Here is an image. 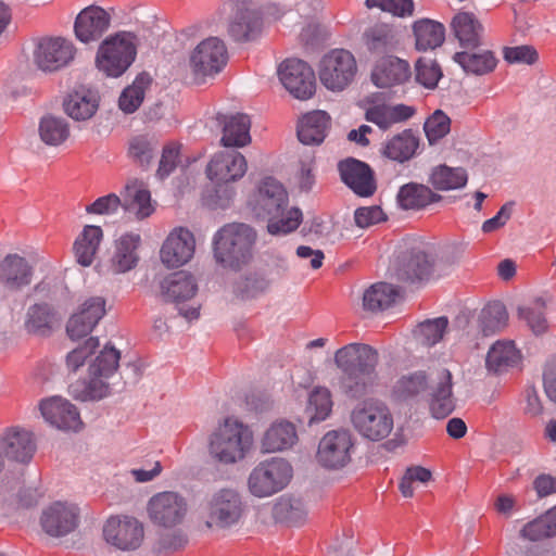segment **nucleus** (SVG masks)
I'll return each instance as SVG.
<instances>
[{
    "mask_svg": "<svg viewBox=\"0 0 556 556\" xmlns=\"http://www.w3.org/2000/svg\"><path fill=\"white\" fill-rule=\"evenodd\" d=\"M399 294L396 287L387 282H377L364 292L363 306L371 312L382 311L390 307Z\"/></svg>",
    "mask_w": 556,
    "mask_h": 556,
    "instance_id": "nucleus-49",
    "label": "nucleus"
},
{
    "mask_svg": "<svg viewBox=\"0 0 556 556\" xmlns=\"http://www.w3.org/2000/svg\"><path fill=\"white\" fill-rule=\"evenodd\" d=\"M426 391L429 413L433 418L444 419L455 410L453 375L447 368H434L428 374Z\"/></svg>",
    "mask_w": 556,
    "mask_h": 556,
    "instance_id": "nucleus-11",
    "label": "nucleus"
},
{
    "mask_svg": "<svg viewBox=\"0 0 556 556\" xmlns=\"http://www.w3.org/2000/svg\"><path fill=\"white\" fill-rule=\"evenodd\" d=\"M151 83L152 78L149 74H139L132 84L123 90L118 99L119 109L127 114L137 111L143 102L146 90Z\"/></svg>",
    "mask_w": 556,
    "mask_h": 556,
    "instance_id": "nucleus-51",
    "label": "nucleus"
},
{
    "mask_svg": "<svg viewBox=\"0 0 556 556\" xmlns=\"http://www.w3.org/2000/svg\"><path fill=\"white\" fill-rule=\"evenodd\" d=\"M334 364L342 371L358 370L369 365H378V352L365 343H349L334 353Z\"/></svg>",
    "mask_w": 556,
    "mask_h": 556,
    "instance_id": "nucleus-27",
    "label": "nucleus"
},
{
    "mask_svg": "<svg viewBox=\"0 0 556 556\" xmlns=\"http://www.w3.org/2000/svg\"><path fill=\"white\" fill-rule=\"evenodd\" d=\"M157 149V141L146 135H139L130 139L128 155L137 164L146 167L150 164Z\"/></svg>",
    "mask_w": 556,
    "mask_h": 556,
    "instance_id": "nucleus-57",
    "label": "nucleus"
},
{
    "mask_svg": "<svg viewBox=\"0 0 556 556\" xmlns=\"http://www.w3.org/2000/svg\"><path fill=\"white\" fill-rule=\"evenodd\" d=\"M454 61L458 63L466 73L484 75L492 72L497 60L490 50H468L456 52Z\"/></svg>",
    "mask_w": 556,
    "mask_h": 556,
    "instance_id": "nucleus-43",
    "label": "nucleus"
},
{
    "mask_svg": "<svg viewBox=\"0 0 556 556\" xmlns=\"http://www.w3.org/2000/svg\"><path fill=\"white\" fill-rule=\"evenodd\" d=\"M552 300L551 295L543 294L518 307V317L526 323L534 334H542L547 330L548 324L545 313Z\"/></svg>",
    "mask_w": 556,
    "mask_h": 556,
    "instance_id": "nucleus-37",
    "label": "nucleus"
},
{
    "mask_svg": "<svg viewBox=\"0 0 556 556\" xmlns=\"http://www.w3.org/2000/svg\"><path fill=\"white\" fill-rule=\"evenodd\" d=\"M433 265L434 260L425 247H415L397 269V279L402 281L422 280L430 276Z\"/></svg>",
    "mask_w": 556,
    "mask_h": 556,
    "instance_id": "nucleus-33",
    "label": "nucleus"
},
{
    "mask_svg": "<svg viewBox=\"0 0 556 556\" xmlns=\"http://www.w3.org/2000/svg\"><path fill=\"white\" fill-rule=\"evenodd\" d=\"M431 479L432 473L429 469L421 466H410L406 468L400 479L399 490L404 497H413L415 489L419 484H427Z\"/></svg>",
    "mask_w": 556,
    "mask_h": 556,
    "instance_id": "nucleus-59",
    "label": "nucleus"
},
{
    "mask_svg": "<svg viewBox=\"0 0 556 556\" xmlns=\"http://www.w3.org/2000/svg\"><path fill=\"white\" fill-rule=\"evenodd\" d=\"M263 28L261 12L256 9H239L229 21L228 34L238 42L256 39Z\"/></svg>",
    "mask_w": 556,
    "mask_h": 556,
    "instance_id": "nucleus-30",
    "label": "nucleus"
},
{
    "mask_svg": "<svg viewBox=\"0 0 556 556\" xmlns=\"http://www.w3.org/2000/svg\"><path fill=\"white\" fill-rule=\"evenodd\" d=\"M354 429L365 439L381 441L390 435L394 419L389 406L377 399L366 400L351 413Z\"/></svg>",
    "mask_w": 556,
    "mask_h": 556,
    "instance_id": "nucleus-5",
    "label": "nucleus"
},
{
    "mask_svg": "<svg viewBox=\"0 0 556 556\" xmlns=\"http://www.w3.org/2000/svg\"><path fill=\"white\" fill-rule=\"evenodd\" d=\"M278 75L281 84L294 98L307 100L315 93V74L306 62L288 59L280 64Z\"/></svg>",
    "mask_w": 556,
    "mask_h": 556,
    "instance_id": "nucleus-15",
    "label": "nucleus"
},
{
    "mask_svg": "<svg viewBox=\"0 0 556 556\" xmlns=\"http://www.w3.org/2000/svg\"><path fill=\"white\" fill-rule=\"evenodd\" d=\"M228 62V50L218 37L202 40L191 51L189 65L195 77L215 76Z\"/></svg>",
    "mask_w": 556,
    "mask_h": 556,
    "instance_id": "nucleus-12",
    "label": "nucleus"
},
{
    "mask_svg": "<svg viewBox=\"0 0 556 556\" xmlns=\"http://www.w3.org/2000/svg\"><path fill=\"white\" fill-rule=\"evenodd\" d=\"M247 169L248 162L240 152L220 151L215 153L208 162L206 174L216 187H222L241 179Z\"/></svg>",
    "mask_w": 556,
    "mask_h": 556,
    "instance_id": "nucleus-18",
    "label": "nucleus"
},
{
    "mask_svg": "<svg viewBox=\"0 0 556 556\" xmlns=\"http://www.w3.org/2000/svg\"><path fill=\"white\" fill-rule=\"evenodd\" d=\"M270 281L262 274H250L237 281L235 291L241 299H253L268 290Z\"/></svg>",
    "mask_w": 556,
    "mask_h": 556,
    "instance_id": "nucleus-60",
    "label": "nucleus"
},
{
    "mask_svg": "<svg viewBox=\"0 0 556 556\" xmlns=\"http://www.w3.org/2000/svg\"><path fill=\"white\" fill-rule=\"evenodd\" d=\"M222 138L220 143L229 148H242L251 142V121L247 114L237 113L220 117Z\"/></svg>",
    "mask_w": 556,
    "mask_h": 556,
    "instance_id": "nucleus-34",
    "label": "nucleus"
},
{
    "mask_svg": "<svg viewBox=\"0 0 556 556\" xmlns=\"http://www.w3.org/2000/svg\"><path fill=\"white\" fill-rule=\"evenodd\" d=\"M520 352L513 341H496L489 350L485 358L486 368L501 372L519 363Z\"/></svg>",
    "mask_w": 556,
    "mask_h": 556,
    "instance_id": "nucleus-45",
    "label": "nucleus"
},
{
    "mask_svg": "<svg viewBox=\"0 0 556 556\" xmlns=\"http://www.w3.org/2000/svg\"><path fill=\"white\" fill-rule=\"evenodd\" d=\"M439 199L429 187L415 182L404 185L397 193V202L404 210H420Z\"/></svg>",
    "mask_w": 556,
    "mask_h": 556,
    "instance_id": "nucleus-46",
    "label": "nucleus"
},
{
    "mask_svg": "<svg viewBox=\"0 0 556 556\" xmlns=\"http://www.w3.org/2000/svg\"><path fill=\"white\" fill-rule=\"evenodd\" d=\"M253 445V432L236 418L227 417L211 433L208 452L224 465L243 460Z\"/></svg>",
    "mask_w": 556,
    "mask_h": 556,
    "instance_id": "nucleus-2",
    "label": "nucleus"
},
{
    "mask_svg": "<svg viewBox=\"0 0 556 556\" xmlns=\"http://www.w3.org/2000/svg\"><path fill=\"white\" fill-rule=\"evenodd\" d=\"M273 516L278 521L298 526L305 521L307 509L301 498L282 496L275 503Z\"/></svg>",
    "mask_w": 556,
    "mask_h": 556,
    "instance_id": "nucleus-52",
    "label": "nucleus"
},
{
    "mask_svg": "<svg viewBox=\"0 0 556 556\" xmlns=\"http://www.w3.org/2000/svg\"><path fill=\"white\" fill-rule=\"evenodd\" d=\"M378 365L342 372L339 379L340 392L349 399L357 400L372 393L379 383Z\"/></svg>",
    "mask_w": 556,
    "mask_h": 556,
    "instance_id": "nucleus-25",
    "label": "nucleus"
},
{
    "mask_svg": "<svg viewBox=\"0 0 556 556\" xmlns=\"http://www.w3.org/2000/svg\"><path fill=\"white\" fill-rule=\"evenodd\" d=\"M520 534L530 541H540L556 535V506L543 516L526 523Z\"/></svg>",
    "mask_w": 556,
    "mask_h": 556,
    "instance_id": "nucleus-53",
    "label": "nucleus"
},
{
    "mask_svg": "<svg viewBox=\"0 0 556 556\" xmlns=\"http://www.w3.org/2000/svg\"><path fill=\"white\" fill-rule=\"evenodd\" d=\"M292 473V467L286 459L273 457L253 468L248 479V486L254 496H271L289 484Z\"/></svg>",
    "mask_w": 556,
    "mask_h": 556,
    "instance_id": "nucleus-6",
    "label": "nucleus"
},
{
    "mask_svg": "<svg viewBox=\"0 0 556 556\" xmlns=\"http://www.w3.org/2000/svg\"><path fill=\"white\" fill-rule=\"evenodd\" d=\"M267 230L270 235H287L294 231L301 224L302 213L299 208H291L278 217H267Z\"/></svg>",
    "mask_w": 556,
    "mask_h": 556,
    "instance_id": "nucleus-61",
    "label": "nucleus"
},
{
    "mask_svg": "<svg viewBox=\"0 0 556 556\" xmlns=\"http://www.w3.org/2000/svg\"><path fill=\"white\" fill-rule=\"evenodd\" d=\"M442 76L434 60L421 58L416 62V80L426 88H434Z\"/></svg>",
    "mask_w": 556,
    "mask_h": 556,
    "instance_id": "nucleus-64",
    "label": "nucleus"
},
{
    "mask_svg": "<svg viewBox=\"0 0 556 556\" xmlns=\"http://www.w3.org/2000/svg\"><path fill=\"white\" fill-rule=\"evenodd\" d=\"M33 267L18 254H8L0 262V291L17 292L30 285Z\"/></svg>",
    "mask_w": 556,
    "mask_h": 556,
    "instance_id": "nucleus-24",
    "label": "nucleus"
},
{
    "mask_svg": "<svg viewBox=\"0 0 556 556\" xmlns=\"http://www.w3.org/2000/svg\"><path fill=\"white\" fill-rule=\"evenodd\" d=\"M414 113V109L405 104L375 105L367 110L366 119L387 130L394 124L407 121Z\"/></svg>",
    "mask_w": 556,
    "mask_h": 556,
    "instance_id": "nucleus-44",
    "label": "nucleus"
},
{
    "mask_svg": "<svg viewBox=\"0 0 556 556\" xmlns=\"http://www.w3.org/2000/svg\"><path fill=\"white\" fill-rule=\"evenodd\" d=\"M419 147V138L412 129H405L393 136L382 147V155L389 160L404 163L416 154Z\"/></svg>",
    "mask_w": 556,
    "mask_h": 556,
    "instance_id": "nucleus-38",
    "label": "nucleus"
},
{
    "mask_svg": "<svg viewBox=\"0 0 556 556\" xmlns=\"http://www.w3.org/2000/svg\"><path fill=\"white\" fill-rule=\"evenodd\" d=\"M103 239L100 226L86 225L73 243V253L76 262L84 266H90Z\"/></svg>",
    "mask_w": 556,
    "mask_h": 556,
    "instance_id": "nucleus-36",
    "label": "nucleus"
},
{
    "mask_svg": "<svg viewBox=\"0 0 556 556\" xmlns=\"http://www.w3.org/2000/svg\"><path fill=\"white\" fill-rule=\"evenodd\" d=\"M53 313L48 304H34L26 314L25 327L28 332L45 333L51 328Z\"/></svg>",
    "mask_w": 556,
    "mask_h": 556,
    "instance_id": "nucleus-58",
    "label": "nucleus"
},
{
    "mask_svg": "<svg viewBox=\"0 0 556 556\" xmlns=\"http://www.w3.org/2000/svg\"><path fill=\"white\" fill-rule=\"evenodd\" d=\"M42 417L51 426L64 431H78L83 427L75 405L61 396H52L40 402Z\"/></svg>",
    "mask_w": 556,
    "mask_h": 556,
    "instance_id": "nucleus-21",
    "label": "nucleus"
},
{
    "mask_svg": "<svg viewBox=\"0 0 556 556\" xmlns=\"http://www.w3.org/2000/svg\"><path fill=\"white\" fill-rule=\"evenodd\" d=\"M195 239L185 227H175L163 242L160 258L167 268H178L188 263L194 254Z\"/></svg>",
    "mask_w": 556,
    "mask_h": 556,
    "instance_id": "nucleus-19",
    "label": "nucleus"
},
{
    "mask_svg": "<svg viewBox=\"0 0 556 556\" xmlns=\"http://www.w3.org/2000/svg\"><path fill=\"white\" fill-rule=\"evenodd\" d=\"M296 441L295 426L287 420H278L264 432L261 448L263 453L281 452L292 447Z\"/></svg>",
    "mask_w": 556,
    "mask_h": 556,
    "instance_id": "nucleus-35",
    "label": "nucleus"
},
{
    "mask_svg": "<svg viewBox=\"0 0 556 556\" xmlns=\"http://www.w3.org/2000/svg\"><path fill=\"white\" fill-rule=\"evenodd\" d=\"M75 54L73 43L61 37L42 38L34 51L36 65L45 72H54L67 65Z\"/></svg>",
    "mask_w": 556,
    "mask_h": 556,
    "instance_id": "nucleus-20",
    "label": "nucleus"
},
{
    "mask_svg": "<svg viewBox=\"0 0 556 556\" xmlns=\"http://www.w3.org/2000/svg\"><path fill=\"white\" fill-rule=\"evenodd\" d=\"M244 513V506L238 492L223 489L214 493L205 507L207 528L229 529L237 526Z\"/></svg>",
    "mask_w": 556,
    "mask_h": 556,
    "instance_id": "nucleus-9",
    "label": "nucleus"
},
{
    "mask_svg": "<svg viewBox=\"0 0 556 556\" xmlns=\"http://www.w3.org/2000/svg\"><path fill=\"white\" fill-rule=\"evenodd\" d=\"M447 326L446 317L425 320L414 329V338L420 345L431 348L443 339Z\"/></svg>",
    "mask_w": 556,
    "mask_h": 556,
    "instance_id": "nucleus-55",
    "label": "nucleus"
},
{
    "mask_svg": "<svg viewBox=\"0 0 556 556\" xmlns=\"http://www.w3.org/2000/svg\"><path fill=\"white\" fill-rule=\"evenodd\" d=\"M508 313L505 305L500 301L486 304L478 318V327L482 336H493L506 328Z\"/></svg>",
    "mask_w": 556,
    "mask_h": 556,
    "instance_id": "nucleus-48",
    "label": "nucleus"
},
{
    "mask_svg": "<svg viewBox=\"0 0 556 556\" xmlns=\"http://www.w3.org/2000/svg\"><path fill=\"white\" fill-rule=\"evenodd\" d=\"M248 204L257 217H278L287 210L288 193L278 180L266 177L250 195Z\"/></svg>",
    "mask_w": 556,
    "mask_h": 556,
    "instance_id": "nucleus-13",
    "label": "nucleus"
},
{
    "mask_svg": "<svg viewBox=\"0 0 556 556\" xmlns=\"http://www.w3.org/2000/svg\"><path fill=\"white\" fill-rule=\"evenodd\" d=\"M357 74L356 59L345 49H332L319 61L318 77L323 86L331 91L348 88Z\"/></svg>",
    "mask_w": 556,
    "mask_h": 556,
    "instance_id": "nucleus-7",
    "label": "nucleus"
},
{
    "mask_svg": "<svg viewBox=\"0 0 556 556\" xmlns=\"http://www.w3.org/2000/svg\"><path fill=\"white\" fill-rule=\"evenodd\" d=\"M137 43V36L130 31L108 36L98 48L97 68L108 77H119L135 61Z\"/></svg>",
    "mask_w": 556,
    "mask_h": 556,
    "instance_id": "nucleus-4",
    "label": "nucleus"
},
{
    "mask_svg": "<svg viewBox=\"0 0 556 556\" xmlns=\"http://www.w3.org/2000/svg\"><path fill=\"white\" fill-rule=\"evenodd\" d=\"M467 173L464 168H454L446 165L435 167L430 177L432 186L442 191L463 188L467 184Z\"/></svg>",
    "mask_w": 556,
    "mask_h": 556,
    "instance_id": "nucleus-54",
    "label": "nucleus"
},
{
    "mask_svg": "<svg viewBox=\"0 0 556 556\" xmlns=\"http://www.w3.org/2000/svg\"><path fill=\"white\" fill-rule=\"evenodd\" d=\"M0 448L9 459L28 463L34 456L36 446L30 432L13 428L1 437Z\"/></svg>",
    "mask_w": 556,
    "mask_h": 556,
    "instance_id": "nucleus-31",
    "label": "nucleus"
},
{
    "mask_svg": "<svg viewBox=\"0 0 556 556\" xmlns=\"http://www.w3.org/2000/svg\"><path fill=\"white\" fill-rule=\"evenodd\" d=\"M353 447L354 439L349 430L329 431L319 442L318 463L330 469L343 468L351 462Z\"/></svg>",
    "mask_w": 556,
    "mask_h": 556,
    "instance_id": "nucleus-14",
    "label": "nucleus"
},
{
    "mask_svg": "<svg viewBox=\"0 0 556 556\" xmlns=\"http://www.w3.org/2000/svg\"><path fill=\"white\" fill-rule=\"evenodd\" d=\"M140 242V235L134 232H126L114 241L110 257V267L113 273H127L137 266L139 261L137 250Z\"/></svg>",
    "mask_w": 556,
    "mask_h": 556,
    "instance_id": "nucleus-28",
    "label": "nucleus"
},
{
    "mask_svg": "<svg viewBox=\"0 0 556 556\" xmlns=\"http://www.w3.org/2000/svg\"><path fill=\"white\" fill-rule=\"evenodd\" d=\"M428 386V375L424 371L400 377L392 387L391 397L394 401H407L425 392Z\"/></svg>",
    "mask_w": 556,
    "mask_h": 556,
    "instance_id": "nucleus-50",
    "label": "nucleus"
},
{
    "mask_svg": "<svg viewBox=\"0 0 556 556\" xmlns=\"http://www.w3.org/2000/svg\"><path fill=\"white\" fill-rule=\"evenodd\" d=\"M410 75V66L407 61L388 55L376 62L371 72V80L379 88H390L406 83Z\"/></svg>",
    "mask_w": 556,
    "mask_h": 556,
    "instance_id": "nucleus-26",
    "label": "nucleus"
},
{
    "mask_svg": "<svg viewBox=\"0 0 556 556\" xmlns=\"http://www.w3.org/2000/svg\"><path fill=\"white\" fill-rule=\"evenodd\" d=\"M99 108V96L91 90L71 93L64 101L65 113L75 121L91 118Z\"/></svg>",
    "mask_w": 556,
    "mask_h": 556,
    "instance_id": "nucleus-42",
    "label": "nucleus"
},
{
    "mask_svg": "<svg viewBox=\"0 0 556 556\" xmlns=\"http://www.w3.org/2000/svg\"><path fill=\"white\" fill-rule=\"evenodd\" d=\"M166 299L175 303L179 314L187 320L198 319L201 305L193 298L198 291L194 277L187 271H177L162 283Z\"/></svg>",
    "mask_w": 556,
    "mask_h": 556,
    "instance_id": "nucleus-10",
    "label": "nucleus"
},
{
    "mask_svg": "<svg viewBox=\"0 0 556 556\" xmlns=\"http://www.w3.org/2000/svg\"><path fill=\"white\" fill-rule=\"evenodd\" d=\"M255 242L256 232L249 225L227 224L214 236V257L225 267L240 269L252 260Z\"/></svg>",
    "mask_w": 556,
    "mask_h": 556,
    "instance_id": "nucleus-1",
    "label": "nucleus"
},
{
    "mask_svg": "<svg viewBox=\"0 0 556 556\" xmlns=\"http://www.w3.org/2000/svg\"><path fill=\"white\" fill-rule=\"evenodd\" d=\"M112 14L98 5H89L81 10L74 24L76 38L84 42L98 41L110 28Z\"/></svg>",
    "mask_w": 556,
    "mask_h": 556,
    "instance_id": "nucleus-22",
    "label": "nucleus"
},
{
    "mask_svg": "<svg viewBox=\"0 0 556 556\" xmlns=\"http://www.w3.org/2000/svg\"><path fill=\"white\" fill-rule=\"evenodd\" d=\"M342 181L359 197H370L377 186L374 172L368 164L356 159H346L338 164Z\"/></svg>",
    "mask_w": 556,
    "mask_h": 556,
    "instance_id": "nucleus-23",
    "label": "nucleus"
},
{
    "mask_svg": "<svg viewBox=\"0 0 556 556\" xmlns=\"http://www.w3.org/2000/svg\"><path fill=\"white\" fill-rule=\"evenodd\" d=\"M122 203L124 211L132 214L137 219H144L154 212L151 193L144 182L138 179L127 182Z\"/></svg>",
    "mask_w": 556,
    "mask_h": 556,
    "instance_id": "nucleus-32",
    "label": "nucleus"
},
{
    "mask_svg": "<svg viewBox=\"0 0 556 556\" xmlns=\"http://www.w3.org/2000/svg\"><path fill=\"white\" fill-rule=\"evenodd\" d=\"M415 46L417 50L427 51L440 47L445 39V27L443 24L421 18L413 24Z\"/></svg>",
    "mask_w": 556,
    "mask_h": 556,
    "instance_id": "nucleus-41",
    "label": "nucleus"
},
{
    "mask_svg": "<svg viewBox=\"0 0 556 556\" xmlns=\"http://www.w3.org/2000/svg\"><path fill=\"white\" fill-rule=\"evenodd\" d=\"M93 313L94 315L90 318V320H87V318L80 314V312H77L70 318L66 325V331L71 339H80L92 331V329L101 319L102 308H100L98 303Z\"/></svg>",
    "mask_w": 556,
    "mask_h": 556,
    "instance_id": "nucleus-62",
    "label": "nucleus"
},
{
    "mask_svg": "<svg viewBox=\"0 0 556 556\" xmlns=\"http://www.w3.org/2000/svg\"><path fill=\"white\" fill-rule=\"evenodd\" d=\"M362 39L367 50L375 54L393 51L400 43L395 29L384 23L368 27Z\"/></svg>",
    "mask_w": 556,
    "mask_h": 556,
    "instance_id": "nucleus-39",
    "label": "nucleus"
},
{
    "mask_svg": "<svg viewBox=\"0 0 556 556\" xmlns=\"http://www.w3.org/2000/svg\"><path fill=\"white\" fill-rule=\"evenodd\" d=\"M326 112L314 111L304 115L298 125V138L303 144H320L329 127Z\"/></svg>",
    "mask_w": 556,
    "mask_h": 556,
    "instance_id": "nucleus-40",
    "label": "nucleus"
},
{
    "mask_svg": "<svg viewBox=\"0 0 556 556\" xmlns=\"http://www.w3.org/2000/svg\"><path fill=\"white\" fill-rule=\"evenodd\" d=\"M105 541L122 551L138 548L144 536L142 523L130 516L110 517L103 527Z\"/></svg>",
    "mask_w": 556,
    "mask_h": 556,
    "instance_id": "nucleus-16",
    "label": "nucleus"
},
{
    "mask_svg": "<svg viewBox=\"0 0 556 556\" xmlns=\"http://www.w3.org/2000/svg\"><path fill=\"white\" fill-rule=\"evenodd\" d=\"M80 521L79 507L70 502H54L43 509L40 523L50 536L60 538L74 532Z\"/></svg>",
    "mask_w": 556,
    "mask_h": 556,
    "instance_id": "nucleus-17",
    "label": "nucleus"
},
{
    "mask_svg": "<svg viewBox=\"0 0 556 556\" xmlns=\"http://www.w3.org/2000/svg\"><path fill=\"white\" fill-rule=\"evenodd\" d=\"M188 510L187 498L175 491L159 492L149 500L147 505L151 522L164 529H173L181 525Z\"/></svg>",
    "mask_w": 556,
    "mask_h": 556,
    "instance_id": "nucleus-8",
    "label": "nucleus"
},
{
    "mask_svg": "<svg viewBox=\"0 0 556 556\" xmlns=\"http://www.w3.org/2000/svg\"><path fill=\"white\" fill-rule=\"evenodd\" d=\"M121 353L113 345L106 344L88 368V378L71 384V393L81 401L101 400L109 395L108 379L118 368Z\"/></svg>",
    "mask_w": 556,
    "mask_h": 556,
    "instance_id": "nucleus-3",
    "label": "nucleus"
},
{
    "mask_svg": "<svg viewBox=\"0 0 556 556\" xmlns=\"http://www.w3.org/2000/svg\"><path fill=\"white\" fill-rule=\"evenodd\" d=\"M424 129L429 142L435 143L450 132L451 119L444 112L438 110L427 118Z\"/></svg>",
    "mask_w": 556,
    "mask_h": 556,
    "instance_id": "nucleus-63",
    "label": "nucleus"
},
{
    "mask_svg": "<svg viewBox=\"0 0 556 556\" xmlns=\"http://www.w3.org/2000/svg\"><path fill=\"white\" fill-rule=\"evenodd\" d=\"M331 393L327 388H315L308 397L306 413L308 422H319L327 419L332 410Z\"/></svg>",
    "mask_w": 556,
    "mask_h": 556,
    "instance_id": "nucleus-56",
    "label": "nucleus"
},
{
    "mask_svg": "<svg viewBox=\"0 0 556 556\" xmlns=\"http://www.w3.org/2000/svg\"><path fill=\"white\" fill-rule=\"evenodd\" d=\"M451 29L459 46L475 50L482 42L484 27L471 12H458L451 21Z\"/></svg>",
    "mask_w": 556,
    "mask_h": 556,
    "instance_id": "nucleus-29",
    "label": "nucleus"
},
{
    "mask_svg": "<svg viewBox=\"0 0 556 556\" xmlns=\"http://www.w3.org/2000/svg\"><path fill=\"white\" fill-rule=\"evenodd\" d=\"M38 134L45 144L59 147L68 139L71 130L65 118L48 114L40 118Z\"/></svg>",
    "mask_w": 556,
    "mask_h": 556,
    "instance_id": "nucleus-47",
    "label": "nucleus"
}]
</instances>
